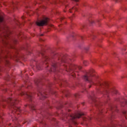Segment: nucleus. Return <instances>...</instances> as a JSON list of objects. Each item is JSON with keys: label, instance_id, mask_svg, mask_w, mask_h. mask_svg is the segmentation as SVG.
<instances>
[{"label": "nucleus", "instance_id": "nucleus-1", "mask_svg": "<svg viewBox=\"0 0 127 127\" xmlns=\"http://www.w3.org/2000/svg\"><path fill=\"white\" fill-rule=\"evenodd\" d=\"M54 57H52V58H56L58 62L55 61L53 62L51 64L52 67L50 69L51 72H55L57 71L59 68L60 66L64 67L65 71L66 72H69L70 75L72 77H75L76 76V73H78L81 69H82L81 66H79L76 65L74 64H71V59L68 57L65 58L58 54H54Z\"/></svg>", "mask_w": 127, "mask_h": 127}, {"label": "nucleus", "instance_id": "nucleus-2", "mask_svg": "<svg viewBox=\"0 0 127 127\" xmlns=\"http://www.w3.org/2000/svg\"><path fill=\"white\" fill-rule=\"evenodd\" d=\"M5 101L9 104L12 111V116L17 119V116H19V113L21 111L20 109L16 106V104L19 102L18 100L15 98H9L6 99Z\"/></svg>", "mask_w": 127, "mask_h": 127}, {"label": "nucleus", "instance_id": "nucleus-3", "mask_svg": "<svg viewBox=\"0 0 127 127\" xmlns=\"http://www.w3.org/2000/svg\"><path fill=\"white\" fill-rule=\"evenodd\" d=\"M98 85L99 86L101 94H103L106 98H109V94L110 93H114V94L118 93V91L115 89V88L111 89L109 88V83L108 82H104L103 83L98 82Z\"/></svg>", "mask_w": 127, "mask_h": 127}, {"label": "nucleus", "instance_id": "nucleus-4", "mask_svg": "<svg viewBox=\"0 0 127 127\" xmlns=\"http://www.w3.org/2000/svg\"><path fill=\"white\" fill-rule=\"evenodd\" d=\"M94 73H95V70L91 69L87 72L85 75L83 76L84 80L90 85L89 86V88H90L92 85H95L96 84L94 81L95 77L94 76H95V74Z\"/></svg>", "mask_w": 127, "mask_h": 127}, {"label": "nucleus", "instance_id": "nucleus-5", "mask_svg": "<svg viewBox=\"0 0 127 127\" xmlns=\"http://www.w3.org/2000/svg\"><path fill=\"white\" fill-rule=\"evenodd\" d=\"M67 116L70 120H71V122H72L74 125H76L77 123L75 122V120H76V119H80L82 116H85V114L82 112H78L75 114H68Z\"/></svg>", "mask_w": 127, "mask_h": 127}, {"label": "nucleus", "instance_id": "nucleus-6", "mask_svg": "<svg viewBox=\"0 0 127 127\" xmlns=\"http://www.w3.org/2000/svg\"><path fill=\"white\" fill-rule=\"evenodd\" d=\"M89 98L91 99V101H92V102L94 103V105L96 106V107L98 109V113L101 114L102 109H101L100 108L101 106H102V104L98 102H97V100H96V96H95V94L92 93V95L90 96Z\"/></svg>", "mask_w": 127, "mask_h": 127}, {"label": "nucleus", "instance_id": "nucleus-7", "mask_svg": "<svg viewBox=\"0 0 127 127\" xmlns=\"http://www.w3.org/2000/svg\"><path fill=\"white\" fill-rule=\"evenodd\" d=\"M4 38L7 41L3 40V43H4V44H6V45H10L11 47L12 46V43L15 44L16 43V42H17V41H16V40L11 39L10 37H9V36H8V34H7L6 36H5Z\"/></svg>", "mask_w": 127, "mask_h": 127}, {"label": "nucleus", "instance_id": "nucleus-8", "mask_svg": "<svg viewBox=\"0 0 127 127\" xmlns=\"http://www.w3.org/2000/svg\"><path fill=\"white\" fill-rule=\"evenodd\" d=\"M48 21H49V19L45 17L42 20H39L36 23L38 26H44V25H46L48 23Z\"/></svg>", "mask_w": 127, "mask_h": 127}, {"label": "nucleus", "instance_id": "nucleus-9", "mask_svg": "<svg viewBox=\"0 0 127 127\" xmlns=\"http://www.w3.org/2000/svg\"><path fill=\"white\" fill-rule=\"evenodd\" d=\"M39 54H41V55H42V56L43 57V58L45 61L44 64L46 65H47L46 67H48V65H47V64L48 63V61H50V60H51V58H49L44 54V51H42L39 52Z\"/></svg>", "mask_w": 127, "mask_h": 127}, {"label": "nucleus", "instance_id": "nucleus-10", "mask_svg": "<svg viewBox=\"0 0 127 127\" xmlns=\"http://www.w3.org/2000/svg\"><path fill=\"white\" fill-rule=\"evenodd\" d=\"M38 96L40 97L41 100H44L46 98V93H45V91L43 90L42 88H39L38 89Z\"/></svg>", "mask_w": 127, "mask_h": 127}, {"label": "nucleus", "instance_id": "nucleus-11", "mask_svg": "<svg viewBox=\"0 0 127 127\" xmlns=\"http://www.w3.org/2000/svg\"><path fill=\"white\" fill-rule=\"evenodd\" d=\"M21 96H23L25 95L26 96V98L29 100L30 102H31L32 101V96H33V94H32L31 92L28 91L27 92L24 93L22 92L21 93Z\"/></svg>", "mask_w": 127, "mask_h": 127}, {"label": "nucleus", "instance_id": "nucleus-12", "mask_svg": "<svg viewBox=\"0 0 127 127\" xmlns=\"http://www.w3.org/2000/svg\"><path fill=\"white\" fill-rule=\"evenodd\" d=\"M35 85H36V86H37L38 87H39V86H40V85L42 84V81L41 79H36L35 80Z\"/></svg>", "mask_w": 127, "mask_h": 127}, {"label": "nucleus", "instance_id": "nucleus-13", "mask_svg": "<svg viewBox=\"0 0 127 127\" xmlns=\"http://www.w3.org/2000/svg\"><path fill=\"white\" fill-rule=\"evenodd\" d=\"M110 110L113 112L114 111H115L116 112H118V109H117V106H113L111 105L110 106Z\"/></svg>", "mask_w": 127, "mask_h": 127}, {"label": "nucleus", "instance_id": "nucleus-14", "mask_svg": "<svg viewBox=\"0 0 127 127\" xmlns=\"http://www.w3.org/2000/svg\"><path fill=\"white\" fill-rule=\"evenodd\" d=\"M29 107L33 111H35V107H34V105L33 104L31 103L30 105H29Z\"/></svg>", "mask_w": 127, "mask_h": 127}, {"label": "nucleus", "instance_id": "nucleus-15", "mask_svg": "<svg viewBox=\"0 0 127 127\" xmlns=\"http://www.w3.org/2000/svg\"><path fill=\"white\" fill-rule=\"evenodd\" d=\"M6 58H7V56H5L4 59H5V64L6 65H9V62H8L7 60H6Z\"/></svg>", "mask_w": 127, "mask_h": 127}, {"label": "nucleus", "instance_id": "nucleus-16", "mask_svg": "<svg viewBox=\"0 0 127 127\" xmlns=\"http://www.w3.org/2000/svg\"><path fill=\"white\" fill-rule=\"evenodd\" d=\"M71 10H73L74 11H77V10H78V8H77L76 7H73L72 8V9H69L70 12H72V11H71Z\"/></svg>", "mask_w": 127, "mask_h": 127}, {"label": "nucleus", "instance_id": "nucleus-17", "mask_svg": "<svg viewBox=\"0 0 127 127\" xmlns=\"http://www.w3.org/2000/svg\"><path fill=\"white\" fill-rule=\"evenodd\" d=\"M36 68L38 69V70H41V66H40V64H37L36 65Z\"/></svg>", "mask_w": 127, "mask_h": 127}, {"label": "nucleus", "instance_id": "nucleus-18", "mask_svg": "<svg viewBox=\"0 0 127 127\" xmlns=\"http://www.w3.org/2000/svg\"><path fill=\"white\" fill-rule=\"evenodd\" d=\"M83 64L84 66H87L88 64H89V63L87 61H83Z\"/></svg>", "mask_w": 127, "mask_h": 127}, {"label": "nucleus", "instance_id": "nucleus-19", "mask_svg": "<svg viewBox=\"0 0 127 127\" xmlns=\"http://www.w3.org/2000/svg\"><path fill=\"white\" fill-rule=\"evenodd\" d=\"M3 21V17L0 16V22H2Z\"/></svg>", "mask_w": 127, "mask_h": 127}, {"label": "nucleus", "instance_id": "nucleus-20", "mask_svg": "<svg viewBox=\"0 0 127 127\" xmlns=\"http://www.w3.org/2000/svg\"><path fill=\"white\" fill-rule=\"evenodd\" d=\"M12 5H13V7H15V6H16V4H17V3H14V2H12Z\"/></svg>", "mask_w": 127, "mask_h": 127}, {"label": "nucleus", "instance_id": "nucleus-21", "mask_svg": "<svg viewBox=\"0 0 127 127\" xmlns=\"http://www.w3.org/2000/svg\"><path fill=\"white\" fill-rule=\"evenodd\" d=\"M48 92H49V93H50V92H51V90L50 89V88H50V85H49L48 86Z\"/></svg>", "mask_w": 127, "mask_h": 127}, {"label": "nucleus", "instance_id": "nucleus-22", "mask_svg": "<svg viewBox=\"0 0 127 127\" xmlns=\"http://www.w3.org/2000/svg\"><path fill=\"white\" fill-rule=\"evenodd\" d=\"M85 28V26L84 25H81L80 26V29H83V28Z\"/></svg>", "mask_w": 127, "mask_h": 127}, {"label": "nucleus", "instance_id": "nucleus-23", "mask_svg": "<svg viewBox=\"0 0 127 127\" xmlns=\"http://www.w3.org/2000/svg\"><path fill=\"white\" fill-rule=\"evenodd\" d=\"M85 50L86 51H88V50H89V47H87L86 48H85Z\"/></svg>", "mask_w": 127, "mask_h": 127}, {"label": "nucleus", "instance_id": "nucleus-24", "mask_svg": "<svg viewBox=\"0 0 127 127\" xmlns=\"http://www.w3.org/2000/svg\"><path fill=\"white\" fill-rule=\"evenodd\" d=\"M78 96H79V94H76L75 95V98H78Z\"/></svg>", "mask_w": 127, "mask_h": 127}, {"label": "nucleus", "instance_id": "nucleus-25", "mask_svg": "<svg viewBox=\"0 0 127 127\" xmlns=\"http://www.w3.org/2000/svg\"><path fill=\"white\" fill-rule=\"evenodd\" d=\"M90 23H91V24H93V23H95V21L92 20V21L90 22Z\"/></svg>", "mask_w": 127, "mask_h": 127}, {"label": "nucleus", "instance_id": "nucleus-26", "mask_svg": "<svg viewBox=\"0 0 127 127\" xmlns=\"http://www.w3.org/2000/svg\"><path fill=\"white\" fill-rule=\"evenodd\" d=\"M114 0V1H115L116 2H118V1H121V0Z\"/></svg>", "mask_w": 127, "mask_h": 127}, {"label": "nucleus", "instance_id": "nucleus-27", "mask_svg": "<svg viewBox=\"0 0 127 127\" xmlns=\"http://www.w3.org/2000/svg\"><path fill=\"white\" fill-rule=\"evenodd\" d=\"M63 19H64V17H62L60 18V20L61 21H62V20H63Z\"/></svg>", "mask_w": 127, "mask_h": 127}, {"label": "nucleus", "instance_id": "nucleus-28", "mask_svg": "<svg viewBox=\"0 0 127 127\" xmlns=\"http://www.w3.org/2000/svg\"><path fill=\"white\" fill-rule=\"evenodd\" d=\"M24 18H25L24 16H22V19H24Z\"/></svg>", "mask_w": 127, "mask_h": 127}, {"label": "nucleus", "instance_id": "nucleus-29", "mask_svg": "<svg viewBox=\"0 0 127 127\" xmlns=\"http://www.w3.org/2000/svg\"><path fill=\"white\" fill-rule=\"evenodd\" d=\"M74 1L76 2H78V1H79V0H74Z\"/></svg>", "mask_w": 127, "mask_h": 127}, {"label": "nucleus", "instance_id": "nucleus-30", "mask_svg": "<svg viewBox=\"0 0 127 127\" xmlns=\"http://www.w3.org/2000/svg\"><path fill=\"white\" fill-rule=\"evenodd\" d=\"M40 36H43V35H44L43 34H40L39 35Z\"/></svg>", "mask_w": 127, "mask_h": 127}, {"label": "nucleus", "instance_id": "nucleus-31", "mask_svg": "<svg viewBox=\"0 0 127 127\" xmlns=\"http://www.w3.org/2000/svg\"><path fill=\"white\" fill-rule=\"evenodd\" d=\"M126 113H127V112H123V114H124V115H126Z\"/></svg>", "mask_w": 127, "mask_h": 127}, {"label": "nucleus", "instance_id": "nucleus-32", "mask_svg": "<svg viewBox=\"0 0 127 127\" xmlns=\"http://www.w3.org/2000/svg\"><path fill=\"white\" fill-rule=\"evenodd\" d=\"M51 27H53V25H51Z\"/></svg>", "mask_w": 127, "mask_h": 127}, {"label": "nucleus", "instance_id": "nucleus-33", "mask_svg": "<svg viewBox=\"0 0 127 127\" xmlns=\"http://www.w3.org/2000/svg\"><path fill=\"white\" fill-rule=\"evenodd\" d=\"M63 93H64V94H65V91H64V92H63Z\"/></svg>", "mask_w": 127, "mask_h": 127}, {"label": "nucleus", "instance_id": "nucleus-34", "mask_svg": "<svg viewBox=\"0 0 127 127\" xmlns=\"http://www.w3.org/2000/svg\"><path fill=\"white\" fill-rule=\"evenodd\" d=\"M0 120V121H2V118H1Z\"/></svg>", "mask_w": 127, "mask_h": 127}, {"label": "nucleus", "instance_id": "nucleus-35", "mask_svg": "<svg viewBox=\"0 0 127 127\" xmlns=\"http://www.w3.org/2000/svg\"><path fill=\"white\" fill-rule=\"evenodd\" d=\"M0 124H1V121H0Z\"/></svg>", "mask_w": 127, "mask_h": 127}, {"label": "nucleus", "instance_id": "nucleus-36", "mask_svg": "<svg viewBox=\"0 0 127 127\" xmlns=\"http://www.w3.org/2000/svg\"><path fill=\"white\" fill-rule=\"evenodd\" d=\"M90 36H92V35L90 34Z\"/></svg>", "mask_w": 127, "mask_h": 127}, {"label": "nucleus", "instance_id": "nucleus-37", "mask_svg": "<svg viewBox=\"0 0 127 127\" xmlns=\"http://www.w3.org/2000/svg\"><path fill=\"white\" fill-rule=\"evenodd\" d=\"M25 107H27V105H25Z\"/></svg>", "mask_w": 127, "mask_h": 127}, {"label": "nucleus", "instance_id": "nucleus-38", "mask_svg": "<svg viewBox=\"0 0 127 127\" xmlns=\"http://www.w3.org/2000/svg\"><path fill=\"white\" fill-rule=\"evenodd\" d=\"M81 38H83V37L81 36Z\"/></svg>", "mask_w": 127, "mask_h": 127}, {"label": "nucleus", "instance_id": "nucleus-39", "mask_svg": "<svg viewBox=\"0 0 127 127\" xmlns=\"http://www.w3.org/2000/svg\"><path fill=\"white\" fill-rule=\"evenodd\" d=\"M89 120H91V118H89Z\"/></svg>", "mask_w": 127, "mask_h": 127}, {"label": "nucleus", "instance_id": "nucleus-40", "mask_svg": "<svg viewBox=\"0 0 127 127\" xmlns=\"http://www.w3.org/2000/svg\"><path fill=\"white\" fill-rule=\"evenodd\" d=\"M64 1H66V0H64Z\"/></svg>", "mask_w": 127, "mask_h": 127}, {"label": "nucleus", "instance_id": "nucleus-41", "mask_svg": "<svg viewBox=\"0 0 127 127\" xmlns=\"http://www.w3.org/2000/svg\"><path fill=\"white\" fill-rule=\"evenodd\" d=\"M121 127H123V126H121Z\"/></svg>", "mask_w": 127, "mask_h": 127}]
</instances>
